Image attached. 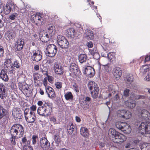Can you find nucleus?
I'll list each match as a JSON object with an SVG mask.
<instances>
[{"instance_id": "obj_1", "label": "nucleus", "mask_w": 150, "mask_h": 150, "mask_svg": "<svg viewBox=\"0 0 150 150\" xmlns=\"http://www.w3.org/2000/svg\"><path fill=\"white\" fill-rule=\"evenodd\" d=\"M10 132L11 134L14 135L19 134V138L23 136V128L22 125L19 124H16L13 125L11 128Z\"/></svg>"}, {"instance_id": "obj_2", "label": "nucleus", "mask_w": 150, "mask_h": 150, "mask_svg": "<svg viewBox=\"0 0 150 150\" xmlns=\"http://www.w3.org/2000/svg\"><path fill=\"white\" fill-rule=\"evenodd\" d=\"M88 86L91 92L92 97L94 99L97 98L99 91V87L94 81H91L88 82Z\"/></svg>"}, {"instance_id": "obj_3", "label": "nucleus", "mask_w": 150, "mask_h": 150, "mask_svg": "<svg viewBox=\"0 0 150 150\" xmlns=\"http://www.w3.org/2000/svg\"><path fill=\"white\" fill-rule=\"evenodd\" d=\"M57 52L56 46L53 44L48 45L46 50V55L49 57H54Z\"/></svg>"}, {"instance_id": "obj_4", "label": "nucleus", "mask_w": 150, "mask_h": 150, "mask_svg": "<svg viewBox=\"0 0 150 150\" xmlns=\"http://www.w3.org/2000/svg\"><path fill=\"white\" fill-rule=\"evenodd\" d=\"M139 132L142 134H150V122H142L139 127Z\"/></svg>"}, {"instance_id": "obj_5", "label": "nucleus", "mask_w": 150, "mask_h": 150, "mask_svg": "<svg viewBox=\"0 0 150 150\" xmlns=\"http://www.w3.org/2000/svg\"><path fill=\"white\" fill-rule=\"evenodd\" d=\"M7 110L0 106V122L2 123L7 122L8 116Z\"/></svg>"}, {"instance_id": "obj_6", "label": "nucleus", "mask_w": 150, "mask_h": 150, "mask_svg": "<svg viewBox=\"0 0 150 150\" xmlns=\"http://www.w3.org/2000/svg\"><path fill=\"white\" fill-rule=\"evenodd\" d=\"M69 75L72 76H76L78 74H81L78 66L75 63H72L70 66Z\"/></svg>"}, {"instance_id": "obj_7", "label": "nucleus", "mask_w": 150, "mask_h": 150, "mask_svg": "<svg viewBox=\"0 0 150 150\" xmlns=\"http://www.w3.org/2000/svg\"><path fill=\"white\" fill-rule=\"evenodd\" d=\"M11 29L9 32H7L5 35V38L8 40H11L15 36V32L16 30V25L14 23L11 24Z\"/></svg>"}, {"instance_id": "obj_8", "label": "nucleus", "mask_w": 150, "mask_h": 150, "mask_svg": "<svg viewBox=\"0 0 150 150\" xmlns=\"http://www.w3.org/2000/svg\"><path fill=\"white\" fill-rule=\"evenodd\" d=\"M42 53L40 50H34L31 56V59L34 61L38 62L42 58Z\"/></svg>"}, {"instance_id": "obj_9", "label": "nucleus", "mask_w": 150, "mask_h": 150, "mask_svg": "<svg viewBox=\"0 0 150 150\" xmlns=\"http://www.w3.org/2000/svg\"><path fill=\"white\" fill-rule=\"evenodd\" d=\"M127 137L125 136L119 132L112 139V141L117 144H121L125 141Z\"/></svg>"}, {"instance_id": "obj_10", "label": "nucleus", "mask_w": 150, "mask_h": 150, "mask_svg": "<svg viewBox=\"0 0 150 150\" xmlns=\"http://www.w3.org/2000/svg\"><path fill=\"white\" fill-rule=\"evenodd\" d=\"M40 146L44 150L49 148L50 146V142L45 137H43L40 139Z\"/></svg>"}, {"instance_id": "obj_11", "label": "nucleus", "mask_w": 150, "mask_h": 150, "mask_svg": "<svg viewBox=\"0 0 150 150\" xmlns=\"http://www.w3.org/2000/svg\"><path fill=\"white\" fill-rule=\"evenodd\" d=\"M84 74L90 77H92L95 74V71L93 68L90 66H87L83 71Z\"/></svg>"}, {"instance_id": "obj_12", "label": "nucleus", "mask_w": 150, "mask_h": 150, "mask_svg": "<svg viewBox=\"0 0 150 150\" xmlns=\"http://www.w3.org/2000/svg\"><path fill=\"white\" fill-rule=\"evenodd\" d=\"M112 74L114 76V77L116 80L119 79L122 74L121 69L119 67H115L113 69Z\"/></svg>"}, {"instance_id": "obj_13", "label": "nucleus", "mask_w": 150, "mask_h": 150, "mask_svg": "<svg viewBox=\"0 0 150 150\" xmlns=\"http://www.w3.org/2000/svg\"><path fill=\"white\" fill-rule=\"evenodd\" d=\"M7 95V90L5 86L3 83H0V98L3 99Z\"/></svg>"}, {"instance_id": "obj_14", "label": "nucleus", "mask_w": 150, "mask_h": 150, "mask_svg": "<svg viewBox=\"0 0 150 150\" xmlns=\"http://www.w3.org/2000/svg\"><path fill=\"white\" fill-rule=\"evenodd\" d=\"M53 69L56 74L60 75L63 74V68L59 63L56 62L54 63Z\"/></svg>"}, {"instance_id": "obj_15", "label": "nucleus", "mask_w": 150, "mask_h": 150, "mask_svg": "<svg viewBox=\"0 0 150 150\" xmlns=\"http://www.w3.org/2000/svg\"><path fill=\"white\" fill-rule=\"evenodd\" d=\"M22 111L18 107L14 108L12 112V114L14 118L17 119L21 118Z\"/></svg>"}, {"instance_id": "obj_16", "label": "nucleus", "mask_w": 150, "mask_h": 150, "mask_svg": "<svg viewBox=\"0 0 150 150\" xmlns=\"http://www.w3.org/2000/svg\"><path fill=\"white\" fill-rule=\"evenodd\" d=\"M81 135L84 138H88L90 135V131L86 127H81L80 130Z\"/></svg>"}, {"instance_id": "obj_17", "label": "nucleus", "mask_w": 150, "mask_h": 150, "mask_svg": "<svg viewBox=\"0 0 150 150\" xmlns=\"http://www.w3.org/2000/svg\"><path fill=\"white\" fill-rule=\"evenodd\" d=\"M15 6V5L12 3H9L6 4L3 10L4 13L6 15L9 14L13 8H14Z\"/></svg>"}, {"instance_id": "obj_18", "label": "nucleus", "mask_w": 150, "mask_h": 150, "mask_svg": "<svg viewBox=\"0 0 150 150\" xmlns=\"http://www.w3.org/2000/svg\"><path fill=\"white\" fill-rule=\"evenodd\" d=\"M47 32L51 37L55 34L56 30L54 26L52 24H49L47 26Z\"/></svg>"}, {"instance_id": "obj_19", "label": "nucleus", "mask_w": 150, "mask_h": 150, "mask_svg": "<svg viewBox=\"0 0 150 150\" xmlns=\"http://www.w3.org/2000/svg\"><path fill=\"white\" fill-rule=\"evenodd\" d=\"M24 42L23 40L19 39L17 41V43L15 45V49L17 51H20L22 50L23 47Z\"/></svg>"}, {"instance_id": "obj_20", "label": "nucleus", "mask_w": 150, "mask_h": 150, "mask_svg": "<svg viewBox=\"0 0 150 150\" xmlns=\"http://www.w3.org/2000/svg\"><path fill=\"white\" fill-rule=\"evenodd\" d=\"M36 118L34 113L32 112L31 114L28 115L25 118V119L27 122L31 123L34 122Z\"/></svg>"}, {"instance_id": "obj_21", "label": "nucleus", "mask_w": 150, "mask_h": 150, "mask_svg": "<svg viewBox=\"0 0 150 150\" xmlns=\"http://www.w3.org/2000/svg\"><path fill=\"white\" fill-rule=\"evenodd\" d=\"M46 92L47 93L48 97L51 98H54L55 95L53 89L51 87L49 86L46 88Z\"/></svg>"}, {"instance_id": "obj_22", "label": "nucleus", "mask_w": 150, "mask_h": 150, "mask_svg": "<svg viewBox=\"0 0 150 150\" xmlns=\"http://www.w3.org/2000/svg\"><path fill=\"white\" fill-rule=\"evenodd\" d=\"M150 71V67L149 65L142 66L140 68V72L141 74L144 75L146 73Z\"/></svg>"}, {"instance_id": "obj_23", "label": "nucleus", "mask_w": 150, "mask_h": 150, "mask_svg": "<svg viewBox=\"0 0 150 150\" xmlns=\"http://www.w3.org/2000/svg\"><path fill=\"white\" fill-rule=\"evenodd\" d=\"M67 37L72 38L74 37L76 33L75 30L73 28H69L67 30Z\"/></svg>"}, {"instance_id": "obj_24", "label": "nucleus", "mask_w": 150, "mask_h": 150, "mask_svg": "<svg viewBox=\"0 0 150 150\" xmlns=\"http://www.w3.org/2000/svg\"><path fill=\"white\" fill-rule=\"evenodd\" d=\"M118 132L114 129L110 128L108 131V135L110 138L112 140Z\"/></svg>"}, {"instance_id": "obj_25", "label": "nucleus", "mask_w": 150, "mask_h": 150, "mask_svg": "<svg viewBox=\"0 0 150 150\" xmlns=\"http://www.w3.org/2000/svg\"><path fill=\"white\" fill-rule=\"evenodd\" d=\"M45 116H48L51 114L52 108L49 103H45L44 104Z\"/></svg>"}, {"instance_id": "obj_26", "label": "nucleus", "mask_w": 150, "mask_h": 150, "mask_svg": "<svg viewBox=\"0 0 150 150\" xmlns=\"http://www.w3.org/2000/svg\"><path fill=\"white\" fill-rule=\"evenodd\" d=\"M67 129L68 133L70 134H73V132L76 129V127L71 122L69 123L67 126Z\"/></svg>"}, {"instance_id": "obj_27", "label": "nucleus", "mask_w": 150, "mask_h": 150, "mask_svg": "<svg viewBox=\"0 0 150 150\" xmlns=\"http://www.w3.org/2000/svg\"><path fill=\"white\" fill-rule=\"evenodd\" d=\"M127 124V123L126 122L118 121L115 123V125L117 128L122 131L124 130Z\"/></svg>"}, {"instance_id": "obj_28", "label": "nucleus", "mask_w": 150, "mask_h": 150, "mask_svg": "<svg viewBox=\"0 0 150 150\" xmlns=\"http://www.w3.org/2000/svg\"><path fill=\"white\" fill-rule=\"evenodd\" d=\"M142 117L145 120L149 119L150 118V113L145 109L142 110L141 112Z\"/></svg>"}, {"instance_id": "obj_29", "label": "nucleus", "mask_w": 150, "mask_h": 150, "mask_svg": "<svg viewBox=\"0 0 150 150\" xmlns=\"http://www.w3.org/2000/svg\"><path fill=\"white\" fill-rule=\"evenodd\" d=\"M7 73L4 69H3L1 70L0 73L1 78L5 82H7L9 79L8 76L6 74Z\"/></svg>"}, {"instance_id": "obj_30", "label": "nucleus", "mask_w": 150, "mask_h": 150, "mask_svg": "<svg viewBox=\"0 0 150 150\" xmlns=\"http://www.w3.org/2000/svg\"><path fill=\"white\" fill-rule=\"evenodd\" d=\"M14 68L13 67V65H7L4 66V69L6 72L8 74H11L13 73V71Z\"/></svg>"}, {"instance_id": "obj_31", "label": "nucleus", "mask_w": 150, "mask_h": 150, "mask_svg": "<svg viewBox=\"0 0 150 150\" xmlns=\"http://www.w3.org/2000/svg\"><path fill=\"white\" fill-rule=\"evenodd\" d=\"M20 88L23 91L26 92V93H28V91L29 90V88L28 85L26 83H23L20 86Z\"/></svg>"}, {"instance_id": "obj_32", "label": "nucleus", "mask_w": 150, "mask_h": 150, "mask_svg": "<svg viewBox=\"0 0 150 150\" xmlns=\"http://www.w3.org/2000/svg\"><path fill=\"white\" fill-rule=\"evenodd\" d=\"M109 64L108 63L105 65H101L100 66H102V69L106 73H109L110 72L111 70V68L109 66Z\"/></svg>"}, {"instance_id": "obj_33", "label": "nucleus", "mask_w": 150, "mask_h": 150, "mask_svg": "<svg viewBox=\"0 0 150 150\" xmlns=\"http://www.w3.org/2000/svg\"><path fill=\"white\" fill-rule=\"evenodd\" d=\"M85 37L88 40L93 39L94 37L93 32L90 30H88Z\"/></svg>"}, {"instance_id": "obj_34", "label": "nucleus", "mask_w": 150, "mask_h": 150, "mask_svg": "<svg viewBox=\"0 0 150 150\" xmlns=\"http://www.w3.org/2000/svg\"><path fill=\"white\" fill-rule=\"evenodd\" d=\"M87 59V56L86 54H81L79 56V60L80 63H82L85 62Z\"/></svg>"}, {"instance_id": "obj_35", "label": "nucleus", "mask_w": 150, "mask_h": 150, "mask_svg": "<svg viewBox=\"0 0 150 150\" xmlns=\"http://www.w3.org/2000/svg\"><path fill=\"white\" fill-rule=\"evenodd\" d=\"M108 57L109 61L112 63H113L115 61V57L114 53L113 52H110L108 54Z\"/></svg>"}, {"instance_id": "obj_36", "label": "nucleus", "mask_w": 150, "mask_h": 150, "mask_svg": "<svg viewBox=\"0 0 150 150\" xmlns=\"http://www.w3.org/2000/svg\"><path fill=\"white\" fill-rule=\"evenodd\" d=\"M23 137L21 139V142H20L21 144L23 145V146H29L30 144V141L29 140H27L26 138L25 137Z\"/></svg>"}, {"instance_id": "obj_37", "label": "nucleus", "mask_w": 150, "mask_h": 150, "mask_svg": "<svg viewBox=\"0 0 150 150\" xmlns=\"http://www.w3.org/2000/svg\"><path fill=\"white\" fill-rule=\"evenodd\" d=\"M131 127L129 124L127 123L122 132L125 133L129 134L131 132Z\"/></svg>"}, {"instance_id": "obj_38", "label": "nucleus", "mask_w": 150, "mask_h": 150, "mask_svg": "<svg viewBox=\"0 0 150 150\" xmlns=\"http://www.w3.org/2000/svg\"><path fill=\"white\" fill-rule=\"evenodd\" d=\"M44 105L42 107H39L37 110L38 113L40 115L45 116Z\"/></svg>"}, {"instance_id": "obj_39", "label": "nucleus", "mask_w": 150, "mask_h": 150, "mask_svg": "<svg viewBox=\"0 0 150 150\" xmlns=\"http://www.w3.org/2000/svg\"><path fill=\"white\" fill-rule=\"evenodd\" d=\"M126 105L129 108L132 109L136 105L135 101L134 100H132L130 102L128 101L127 103H126Z\"/></svg>"}, {"instance_id": "obj_40", "label": "nucleus", "mask_w": 150, "mask_h": 150, "mask_svg": "<svg viewBox=\"0 0 150 150\" xmlns=\"http://www.w3.org/2000/svg\"><path fill=\"white\" fill-rule=\"evenodd\" d=\"M40 18V16L36 14L33 15L31 17V20L32 23H35L37 20Z\"/></svg>"}, {"instance_id": "obj_41", "label": "nucleus", "mask_w": 150, "mask_h": 150, "mask_svg": "<svg viewBox=\"0 0 150 150\" xmlns=\"http://www.w3.org/2000/svg\"><path fill=\"white\" fill-rule=\"evenodd\" d=\"M126 112V110H118L117 111V115L118 116L123 118L125 114V113Z\"/></svg>"}, {"instance_id": "obj_42", "label": "nucleus", "mask_w": 150, "mask_h": 150, "mask_svg": "<svg viewBox=\"0 0 150 150\" xmlns=\"http://www.w3.org/2000/svg\"><path fill=\"white\" fill-rule=\"evenodd\" d=\"M57 43L60 48L64 50H63L64 52L66 51V40L57 42Z\"/></svg>"}, {"instance_id": "obj_43", "label": "nucleus", "mask_w": 150, "mask_h": 150, "mask_svg": "<svg viewBox=\"0 0 150 150\" xmlns=\"http://www.w3.org/2000/svg\"><path fill=\"white\" fill-rule=\"evenodd\" d=\"M73 96L71 92H69L66 93V100L71 101L73 99Z\"/></svg>"}, {"instance_id": "obj_44", "label": "nucleus", "mask_w": 150, "mask_h": 150, "mask_svg": "<svg viewBox=\"0 0 150 150\" xmlns=\"http://www.w3.org/2000/svg\"><path fill=\"white\" fill-rule=\"evenodd\" d=\"M132 114L131 113L128 111L126 110V112L125 114V115L124 116L123 119L127 120L129 119L132 117Z\"/></svg>"}, {"instance_id": "obj_45", "label": "nucleus", "mask_w": 150, "mask_h": 150, "mask_svg": "<svg viewBox=\"0 0 150 150\" xmlns=\"http://www.w3.org/2000/svg\"><path fill=\"white\" fill-rule=\"evenodd\" d=\"M53 137L56 143L59 144L60 142V138L59 135L57 134H55L54 135Z\"/></svg>"}, {"instance_id": "obj_46", "label": "nucleus", "mask_w": 150, "mask_h": 150, "mask_svg": "<svg viewBox=\"0 0 150 150\" xmlns=\"http://www.w3.org/2000/svg\"><path fill=\"white\" fill-rule=\"evenodd\" d=\"M11 136L10 138V141L12 144L15 145L16 144V142L15 141L16 137L17 135H14L11 134Z\"/></svg>"}, {"instance_id": "obj_47", "label": "nucleus", "mask_w": 150, "mask_h": 150, "mask_svg": "<svg viewBox=\"0 0 150 150\" xmlns=\"http://www.w3.org/2000/svg\"><path fill=\"white\" fill-rule=\"evenodd\" d=\"M18 16V14L15 13L11 14L9 16V18L11 20H14Z\"/></svg>"}, {"instance_id": "obj_48", "label": "nucleus", "mask_w": 150, "mask_h": 150, "mask_svg": "<svg viewBox=\"0 0 150 150\" xmlns=\"http://www.w3.org/2000/svg\"><path fill=\"white\" fill-rule=\"evenodd\" d=\"M34 78V82L36 83V81H38L40 78V75L38 73L34 74L33 75Z\"/></svg>"}, {"instance_id": "obj_49", "label": "nucleus", "mask_w": 150, "mask_h": 150, "mask_svg": "<svg viewBox=\"0 0 150 150\" xmlns=\"http://www.w3.org/2000/svg\"><path fill=\"white\" fill-rule=\"evenodd\" d=\"M33 112L31 111V110L29 108H26L24 112V114L25 115V118L28 116L29 114H31V113Z\"/></svg>"}, {"instance_id": "obj_50", "label": "nucleus", "mask_w": 150, "mask_h": 150, "mask_svg": "<svg viewBox=\"0 0 150 150\" xmlns=\"http://www.w3.org/2000/svg\"><path fill=\"white\" fill-rule=\"evenodd\" d=\"M57 42H61V41H64L66 40V39L63 36L59 35L58 36L57 38Z\"/></svg>"}, {"instance_id": "obj_51", "label": "nucleus", "mask_w": 150, "mask_h": 150, "mask_svg": "<svg viewBox=\"0 0 150 150\" xmlns=\"http://www.w3.org/2000/svg\"><path fill=\"white\" fill-rule=\"evenodd\" d=\"M41 34H40V37H41L40 39L42 42H46L49 40V39H48L47 38H46L43 35H42V36H41Z\"/></svg>"}, {"instance_id": "obj_52", "label": "nucleus", "mask_w": 150, "mask_h": 150, "mask_svg": "<svg viewBox=\"0 0 150 150\" xmlns=\"http://www.w3.org/2000/svg\"><path fill=\"white\" fill-rule=\"evenodd\" d=\"M13 67H16L17 68H19L21 66V64L16 60L14 62L13 64Z\"/></svg>"}, {"instance_id": "obj_53", "label": "nucleus", "mask_w": 150, "mask_h": 150, "mask_svg": "<svg viewBox=\"0 0 150 150\" xmlns=\"http://www.w3.org/2000/svg\"><path fill=\"white\" fill-rule=\"evenodd\" d=\"M13 65L12 62L9 59H7L4 62V66H7V65Z\"/></svg>"}, {"instance_id": "obj_54", "label": "nucleus", "mask_w": 150, "mask_h": 150, "mask_svg": "<svg viewBox=\"0 0 150 150\" xmlns=\"http://www.w3.org/2000/svg\"><path fill=\"white\" fill-rule=\"evenodd\" d=\"M38 139V137L37 136L33 135L32 137V144L33 145H35L36 143V140Z\"/></svg>"}, {"instance_id": "obj_55", "label": "nucleus", "mask_w": 150, "mask_h": 150, "mask_svg": "<svg viewBox=\"0 0 150 150\" xmlns=\"http://www.w3.org/2000/svg\"><path fill=\"white\" fill-rule=\"evenodd\" d=\"M127 81L129 82H132L134 80V77L133 75L131 74H129L127 77Z\"/></svg>"}, {"instance_id": "obj_56", "label": "nucleus", "mask_w": 150, "mask_h": 150, "mask_svg": "<svg viewBox=\"0 0 150 150\" xmlns=\"http://www.w3.org/2000/svg\"><path fill=\"white\" fill-rule=\"evenodd\" d=\"M130 90L129 89H126L123 92L124 96L127 97L129 96Z\"/></svg>"}, {"instance_id": "obj_57", "label": "nucleus", "mask_w": 150, "mask_h": 150, "mask_svg": "<svg viewBox=\"0 0 150 150\" xmlns=\"http://www.w3.org/2000/svg\"><path fill=\"white\" fill-rule=\"evenodd\" d=\"M135 98L137 100L139 99H144L146 98V96L144 95H137L135 97Z\"/></svg>"}, {"instance_id": "obj_58", "label": "nucleus", "mask_w": 150, "mask_h": 150, "mask_svg": "<svg viewBox=\"0 0 150 150\" xmlns=\"http://www.w3.org/2000/svg\"><path fill=\"white\" fill-rule=\"evenodd\" d=\"M4 53V49L3 47L0 45V59L3 57Z\"/></svg>"}, {"instance_id": "obj_59", "label": "nucleus", "mask_w": 150, "mask_h": 150, "mask_svg": "<svg viewBox=\"0 0 150 150\" xmlns=\"http://www.w3.org/2000/svg\"><path fill=\"white\" fill-rule=\"evenodd\" d=\"M73 87L74 89V90L77 93H78L79 91V87L76 84V83H75L73 86Z\"/></svg>"}, {"instance_id": "obj_60", "label": "nucleus", "mask_w": 150, "mask_h": 150, "mask_svg": "<svg viewBox=\"0 0 150 150\" xmlns=\"http://www.w3.org/2000/svg\"><path fill=\"white\" fill-rule=\"evenodd\" d=\"M97 50L96 49H93L91 51V54H92L93 56H94V55L95 54H98V53H97Z\"/></svg>"}, {"instance_id": "obj_61", "label": "nucleus", "mask_w": 150, "mask_h": 150, "mask_svg": "<svg viewBox=\"0 0 150 150\" xmlns=\"http://www.w3.org/2000/svg\"><path fill=\"white\" fill-rule=\"evenodd\" d=\"M55 85L57 88H59L62 87V83L60 82H56Z\"/></svg>"}, {"instance_id": "obj_62", "label": "nucleus", "mask_w": 150, "mask_h": 150, "mask_svg": "<svg viewBox=\"0 0 150 150\" xmlns=\"http://www.w3.org/2000/svg\"><path fill=\"white\" fill-rule=\"evenodd\" d=\"M43 21V19L42 18L40 20L38 21L37 23H36L35 24L37 25H41L42 24V23Z\"/></svg>"}, {"instance_id": "obj_63", "label": "nucleus", "mask_w": 150, "mask_h": 150, "mask_svg": "<svg viewBox=\"0 0 150 150\" xmlns=\"http://www.w3.org/2000/svg\"><path fill=\"white\" fill-rule=\"evenodd\" d=\"M22 150H33L32 149L30 148L29 146H25L23 147Z\"/></svg>"}, {"instance_id": "obj_64", "label": "nucleus", "mask_w": 150, "mask_h": 150, "mask_svg": "<svg viewBox=\"0 0 150 150\" xmlns=\"http://www.w3.org/2000/svg\"><path fill=\"white\" fill-rule=\"evenodd\" d=\"M145 80L149 81H150V72L148 73L147 75L144 78Z\"/></svg>"}]
</instances>
